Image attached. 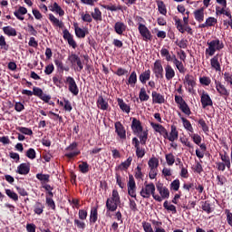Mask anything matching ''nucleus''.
<instances>
[{"label": "nucleus", "instance_id": "1", "mask_svg": "<svg viewBox=\"0 0 232 232\" xmlns=\"http://www.w3.org/2000/svg\"><path fill=\"white\" fill-rule=\"evenodd\" d=\"M139 137L140 141L139 139L133 138L132 144L136 148V156L138 159H142V157L146 155V150L140 148V144H142V146H146V142L148 140V131H143Z\"/></svg>", "mask_w": 232, "mask_h": 232}, {"label": "nucleus", "instance_id": "2", "mask_svg": "<svg viewBox=\"0 0 232 232\" xmlns=\"http://www.w3.org/2000/svg\"><path fill=\"white\" fill-rule=\"evenodd\" d=\"M145 182V187L141 188L140 194L142 198H149L150 197H153V198L158 201V202H162V198L159 195H155V184L154 183H150L146 184Z\"/></svg>", "mask_w": 232, "mask_h": 232}, {"label": "nucleus", "instance_id": "3", "mask_svg": "<svg viewBox=\"0 0 232 232\" xmlns=\"http://www.w3.org/2000/svg\"><path fill=\"white\" fill-rule=\"evenodd\" d=\"M208 48L206 49L205 53L208 55V57H213L216 52H220V50L224 49V43L219 39H214L210 42H207Z\"/></svg>", "mask_w": 232, "mask_h": 232}, {"label": "nucleus", "instance_id": "4", "mask_svg": "<svg viewBox=\"0 0 232 232\" xmlns=\"http://www.w3.org/2000/svg\"><path fill=\"white\" fill-rule=\"evenodd\" d=\"M153 72L157 79H164V68L162 67V62L160 60L155 61Z\"/></svg>", "mask_w": 232, "mask_h": 232}, {"label": "nucleus", "instance_id": "5", "mask_svg": "<svg viewBox=\"0 0 232 232\" xmlns=\"http://www.w3.org/2000/svg\"><path fill=\"white\" fill-rule=\"evenodd\" d=\"M65 82L68 84L69 92H71L72 95H79V87L77 86L73 77H67Z\"/></svg>", "mask_w": 232, "mask_h": 232}, {"label": "nucleus", "instance_id": "6", "mask_svg": "<svg viewBox=\"0 0 232 232\" xmlns=\"http://www.w3.org/2000/svg\"><path fill=\"white\" fill-rule=\"evenodd\" d=\"M156 188H157V190L159 191V193L160 195V197L161 198V201H163V199L169 198L170 191L166 186H164V184L158 183L156 185Z\"/></svg>", "mask_w": 232, "mask_h": 232}, {"label": "nucleus", "instance_id": "7", "mask_svg": "<svg viewBox=\"0 0 232 232\" xmlns=\"http://www.w3.org/2000/svg\"><path fill=\"white\" fill-rule=\"evenodd\" d=\"M138 30L143 37V41H151V32L144 24H139Z\"/></svg>", "mask_w": 232, "mask_h": 232}, {"label": "nucleus", "instance_id": "8", "mask_svg": "<svg viewBox=\"0 0 232 232\" xmlns=\"http://www.w3.org/2000/svg\"><path fill=\"white\" fill-rule=\"evenodd\" d=\"M215 84L218 93H219L221 97H224V99L227 100L229 97V91H227L226 86H224V84L218 81H215Z\"/></svg>", "mask_w": 232, "mask_h": 232}, {"label": "nucleus", "instance_id": "9", "mask_svg": "<svg viewBox=\"0 0 232 232\" xmlns=\"http://www.w3.org/2000/svg\"><path fill=\"white\" fill-rule=\"evenodd\" d=\"M175 25L180 34L187 32V34H189V35H193V29L189 25H183L180 19L176 20Z\"/></svg>", "mask_w": 232, "mask_h": 232}, {"label": "nucleus", "instance_id": "10", "mask_svg": "<svg viewBox=\"0 0 232 232\" xmlns=\"http://www.w3.org/2000/svg\"><path fill=\"white\" fill-rule=\"evenodd\" d=\"M63 39L64 41H67L69 46L73 48V50L77 48V42H75V40L73 39V35L70 34V31H68V29L63 30Z\"/></svg>", "mask_w": 232, "mask_h": 232}, {"label": "nucleus", "instance_id": "11", "mask_svg": "<svg viewBox=\"0 0 232 232\" xmlns=\"http://www.w3.org/2000/svg\"><path fill=\"white\" fill-rule=\"evenodd\" d=\"M200 102L202 108H208V106H213V100H211V96L206 92L203 91L200 97Z\"/></svg>", "mask_w": 232, "mask_h": 232}, {"label": "nucleus", "instance_id": "12", "mask_svg": "<svg viewBox=\"0 0 232 232\" xmlns=\"http://www.w3.org/2000/svg\"><path fill=\"white\" fill-rule=\"evenodd\" d=\"M131 130L134 135H140V133H142V130H143L142 123L140 122V120H137V118L132 119Z\"/></svg>", "mask_w": 232, "mask_h": 232}, {"label": "nucleus", "instance_id": "13", "mask_svg": "<svg viewBox=\"0 0 232 232\" xmlns=\"http://www.w3.org/2000/svg\"><path fill=\"white\" fill-rule=\"evenodd\" d=\"M150 126L153 128L154 131L160 133V135H162L165 139L168 138V130H166L164 126L155 122H150Z\"/></svg>", "mask_w": 232, "mask_h": 232}, {"label": "nucleus", "instance_id": "14", "mask_svg": "<svg viewBox=\"0 0 232 232\" xmlns=\"http://www.w3.org/2000/svg\"><path fill=\"white\" fill-rule=\"evenodd\" d=\"M115 131L120 139H126V130L121 121H117L114 124Z\"/></svg>", "mask_w": 232, "mask_h": 232}, {"label": "nucleus", "instance_id": "15", "mask_svg": "<svg viewBox=\"0 0 232 232\" xmlns=\"http://www.w3.org/2000/svg\"><path fill=\"white\" fill-rule=\"evenodd\" d=\"M148 165L150 168V170L152 171V173L150 172L149 175H157V172H155V169L159 168V159L155 157L150 158L149 160Z\"/></svg>", "mask_w": 232, "mask_h": 232}, {"label": "nucleus", "instance_id": "16", "mask_svg": "<svg viewBox=\"0 0 232 232\" xmlns=\"http://www.w3.org/2000/svg\"><path fill=\"white\" fill-rule=\"evenodd\" d=\"M170 130V133L168 132V137L165 139H168L170 142H175V140L179 139V130H177V127L175 125H171Z\"/></svg>", "mask_w": 232, "mask_h": 232}, {"label": "nucleus", "instance_id": "17", "mask_svg": "<svg viewBox=\"0 0 232 232\" xmlns=\"http://www.w3.org/2000/svg\"><path fill=\"white\" fill-rule=\"evenodd\" d=\"M152 102L153 104H164L166 99H164V95L154 91L152 92Z\"/></svg>", "mask_w": 232, "mask_h": 232}, {"label": "nucleus", "instance_id": "18", "mask_svg": "<svg viewBox=\"0 0 232 232\" xmlns=\"http://www.w3.org/2000/svg\"><path fill=\"white\" fill-rule=\"evenodd\" d=\"M120 203H117L110 198H107V202H105V208H107V211L115 212L118 208Z\"/></svg>", "mask_w": 232, "mask_h": 232}, {"label": "nucleus", "instance_id": "19", "mask_svg": "<svg viewBox=\"0 0 232 232\" xmlns=\"http://www.w3.org/2000/svg\"><path fill=\"white\" fill-rule=\"evenodd\" d=\"M19 175H28L30 173V163H22L17 168Z\"/></svg>", "mask_w": 232, "mask_h": 232}, {"label": "nucleus", "instance_id": "20", "mask_svg": "<svg viewBox=\"0 0 232 232\" xmlns=\"http://www.w3.org/2000/svg\"><path fill=\"white\" fill-rule=\"evenodd\" d=\"M73 27H74V32H75L76 37H78L79 39H84L86 37V31H84L82 28L79 27L78 23H74Z\"/></svg>", "mask_w": 232, "mask_h": 232}, {"label": "nucleus", "instance_id": "21", "mask_svg": "<svg viewBox=\"0 0 232 232\" xmlns=\"http://www.w3.org/2000/svg\"><path fill=\"white\" fill-rule=\"evenodd\" d=\"M165 77L167 81H171L175 77V69L169 64L165 66Z\"/></svg>", "mask_w": 232, "mask_h": 232}, {"label": "nucleus", "instance_id": "22", "mask_svg": "<svg viewBox=\"0 0 232 232\" xmlns=\"http://www.w3.org/2000/svg\"><path fill=\"white\" fill-rule=\"evenodd\" d=\"M98 206L92 207L91 208V212H90V223L91 224H95L98 220Z\"/></svg>", "mask_w": 232, "mask_h": 232}, {"label": "nucleus", "instance_id": "23", "mask_svg": "<svg viewBox=\"0 0 232 232\" xmlns=\"http://www.w3.org/2000/svg\"><path fill=\"white\" fill-rule=\"evenodd\" d=\"M126 24H124L122 22H116L114 24V31L116 34H118V35H122V34L126 32Z\"/></svg>", "mask_w": 232, "mask_h": 232}, {"label": "nucleus", "instance_id": "24", "mask_svg": "<svg viewBox=\"0 0 232 232\" xmlns=\"http://www.w3.org/2000/svg\"><path fill=\"white\" fill-rule=\"evenodd\" d=\"M117 102L120 109L121 110V111H124V113H130L131 111V107L124 102V100L118 98Z\"/></svg>", "mask_w": 232, "mask_h": 232}, {"label": "nucleus", "instance_id": "25", "mask_svg": "<svg viewBox=\"0 0 232 232\" xmlns=\"http://www.w3.org/2000/svg\"><path fill=\"white\" fill-rule=\"evenodd\" d=\"M185 82H187L189 92H191V90H193L195 86H197V82H195V78L189 74H186Z\"/></svg>", "mask_w": 232, "mask_h": 232}, {"label": "nucleus", "instance_id": "26", "mask_svg": "<svg viewBox=\"0 0 232 232\" xmlns=\"http://www.w3.org/2000/svg\"><path fill=\"white\" fill-rule=\"evenodd\" d=\"M3 32L5 35H7L8 37H15L17 35V31L15 30V28L7 25L3 27Z\"/></svg>", "mask_w": 232, "mask_h": 232}, {"label": "nucleus", "instance_id": "27", "mask_svg": "<svg viewBox=\"0 0 232 232\" xmlns=\"http://www.w3.org/2000/svg\"><path fill=\"white\" fill-rule=\"evenodd\" d=\"M97 106L100 110L106 111L108 110L110 105L108 104L106 100H104V97H102V95H100L97 100Z\"/></svg>", "mask_w": 232, "mask_h": 232}, {"label": "nucleus", "instance_id": "28", "mask_svg": "<svg viewBox=\"0 0 232 232\" xmlns=\"http://www.w3.org/2000/svg\"><path fill=\"white\" fill-rule=\"evenodd\" d=\"M193 14L198 23H202V21H204V7L195 10Z\"/></svg>", "mask_w": 232, "mask_h": 232}, {"label": "nucleus", "instance_id": "29", "mask_svg": "<svg viewBox=\"0 0 232 232\" xmlns=\"http://www.w3.org/2000/svg\"><path fill=\"white\" fill-rule=\"evenodd\" d=\"M126 84H128L131 88H135V84H137V72L135 71H133L130 74L129 79H128Z\"/></svg>", "mask_w": 232, "mask_h": 232}, {"label": "nucleus", "instance_id": "30", "mask_svg": "<svg viewBox=\"0 0 232 232\" xmlns=\"http://www.w3.org/2000/svg\"><path fill=\"white\" fill-rule=\"evenodd\" d=\"M210 64L211 67L214 68V70H216V72H220L221 67L220 63L218 62V54H216L215 56H213V58H211Z\"/></svg>", "mask_w": 232, "mask_h": 232}, {"label": "nucleus", "instance_id": "31", "mask_svg": "<svg viewBox=\"0 0 232 232\" xmlns=\"http://www.w3.org/2000/svg\"><path fill=\"white\" fill-rule=\"evenodd\" d=\"M150 77H151V71L147 70L143 72L141 74H140V81L142 84H146V82L150 81Z\"/></svg>", "mask_w": 232, "mask_h": 232}, {"label": "nucleus", "instance_id": "32", "mask_svg": "<svg viewBox=\"0 0 232 232\" xmlns=\"http://www.w3.org/2000/svg\"><path fill=\"white\" fill-rule=\"evenodd\" d=\"M151 223L154 226V232H167V230L162 227V221L152 219Z\"/></svg>", "mask_w": 232, "mask_h": 232}, {"label": "nucleus", "instance_id": "33", "mask_svg": "<svg viewBox=\"0 0 232 232\" xmlns=\"http://www.w3.org/2000/svg\"><path fill=\"white\" fill-rule=\"evenodd\" d=\"M60 106H63V110L65 111H72L73 107H72V102L69 100L63 99V102H60Z\"/></svg>", "mask_w": 232, "mask_h": 232}, {"label": "nucleus", "instance_id": "34", "mask_svg": "<svg viewBox=\"0 0 232 232\" xmlns=\"http://www.w3.org/2000/svg\"><path fill=\"white\" fill-rule=\"evenodd\" d=\"M92 17L94 21H102V13L98 7L94 8V12L92 13Z\"/></svg>", "mask_w": 232, "mask_h": 232}, {"label": "nucleus", "instance_id": "35", "mask_svg": "<svg viewBox=\"0 0 232 232\" xmlns=\"http://www.w3.org/2000/svg\"><path fill=\"white\" fill-rule=\"evenodd\" d=\"M181 121L185 130H187L188 131H190V133H193V126L191 125V122L184 117L181 118Z\"/></svg>", "mask_w": 232, "mask_h": 232}, {"label": "nucleus", "instance_id": "36", "mask_svg": "<svg viewBox=\"0 0 232 232\" xmlns=\"http://www.w3.org/2000/svg\"><path fill=\"white\" fill-rule=\"evenodd\" d=\"M139 97H140V101L141 102H144L146 101H150V95H148V93L146 92V89L145 88H141L140 89Z\"/></svg>", "mask_w": 232, "mask_h": 232}, {"label": "nucleus", "instance_id": "37", "mask_svg": "<svg viewBox=\"0 0 232 232\" xmlns=\"http://www.w3.org/2000/svg\"><path fill=\"white\" fill-rule=\"evenodd\" d=\"M131 160H133V158L129 157L124 162H122L118 168L119 169H128L130 166H131Z\"/></svg>", "mask_w": 232, "mask_h": 232}, {"label": "nucleus", "instance_id": "38", "mask_svg": "<svg viewBox=\"0 0 232 232\" xmlns=\"http://www.w3.org/2000/svg\"><path fill=\"white\" fill-rule=\"evenodd\" d=\"M157 5L160 14H161L162 15H166V14H168V10L166 9V5L164 4V2H157Z\"/></svg>", "mask_w": 232, "mask_h": 232}, {"label": "nucleus", "instance_id": "39", "mask_svg": "<svg viewBox=\"0 0 232 232\" xmlns=\"http://www.w3.org/2000/svg\"><path fill=\"white\" fill-rule=\"evenodd\" d=\"M10 48V45L6 44V39L5 36L1 35L0 36V49L5 50V52H8V49Z\"/></svg>", "mask_w": 232, "mask_h": 232}, {"label": "nucleus", "instance_id": "40", "mask_svg": "<svg viewBox=\"0 0 232 232\" xmlns=\"http://www.w3.org/2000/svg\"><path fill=\"white\" fill-rule=\"evenodd\" d=\"M165 159L168 166H173L175 164V155L173 153L166 154Z\"/></svg>", "mask_w": 232, "mask_h": 232}, {"label": "nucleus", "instance_id": "41", "mask_svg": "<svg viewBox=\"0 0 232 232\" xmlns=\"http://www.w3.org/2000/svg\"><path fill=\"white\" fill-rule=\"evenodd\" d=\"M174 65L176 66L177 70H179V73H186V67H184V63L181 61L175 60Z\"/></svg>", "mask_w": 232, "mask_h": 232}, {"label": "nucleus", "instance_id": "42", "mask_svg": "<svg viewBox=\"0 0 232 232\" xmlns=\"http://www.w3.org/2000/svg\"><path fill=\"white\" fill-rule=\"evenodd\" d=\"M179 110H181V111L185 113V115H191V109H189V106L186 102L179 105Z\"/></svg>", "mask_w": 232, "mask_h": 232}, {"label": "nucleus", "instance_id": "43", "mask_svg": "<svg viewBox=\"0 0 232 232\" xmlns=\"http://www.w3.org/2000/svg\"><path fill=\"white\" fill-rule=\"evenodd\" d=\"M201 209H203V211L207 212L208 214L212 212L211 205L208 201H201Z\"/></svg>", "mask_w": 232, "mask_h": 232}, {"label": "nucleus", "instance_id": "44", "mask_svg": "<svg viewBox=\"0 0 232 232\" xmlns=\"http://www.w3.org/2000/svg\"><path fill=\"white\" fill-rule=\"evenodd\" d=\"M5 194H7V197H9V198L13 199L14 202L19 200L18 195L11 190V189H5Z\"/></svg>", "mask_w": 232, "mask_h": 232}, {"label": "nucleus", "instance_id": "45", "mask_svg": "<svg viewBox=\"0 0 232 232\" xmlns=\"http://www.w3.org/2000/svg\"><path fill=\"white\" fill-rule=\"evenodd\" d=\"M163 208H165V209H167L168 211H171L172 212V214H177V208H176V206H174V205H169V201L168 200H166L164 203H163Z\"/></svg>", "mask_w": 232, "mask_h": 232}, {"label": "nucleus", "instance_id": "46", "mask_svg": "<svg viewBox=\"0 0 232 232\" xmlns=\"http://www.w3.org/2000/svg\"><path fill=\"white\" fill-rule=\"evenodd\" d=\"M109 199L115 201L118 204H121V197L119 195V192L116 189L112 191V196H111Z\"/></svg>", "mask_w": 232, "mask_h": 232}, {"label": "nucleus", "instance_id": "47", "mask_svg": "<svg viewBox=\"0 0 232 232\" xmlns=\"http://www.w3.org/2000/svg\"><path fill=\"white\" fill-rule=\"evenodd\" d=\"M20 133H23L24 135H34V131H32L31 129L25 128V127H18L16 128Z\"/></svg>", "mask_w": 232, "mask_h": 232}, {"label": "nucleus", "instance_id": "48", "mask_svg": "<svg viewBox=\"0 0 232 232\" xmlns=\"http://www.w3.org/2000/svg\"><path fill=\"white\" fill-rule=\"evenodd\" d=\"M161 57H165L166 61L169 62L171 61V54H169V51L166 48H162L160 50Z\"/></svg>", "mask_w": 232, "mask_h": 232}, {"label": "nucleus", "instance_id": "49", "mask_svg": "<svg viewBox=\"0 0 232 232\" xmlns=\"http://www.w3.org/2000/svg\"><path fill=\"white\" fill-rule=\"evenodd\" d=\"M200 84H203V86H209L211 84V78L203 76L199 78Z\"/></svg>", "mask_w": 232, "mask_h": 232}, {"label": "nucleus", "instance_id": "50", "mask_svg": "<svg viewBox=\"0 0 232 232\" xmlns=\"http://www.w3.org/2000/svg\"><path fill=\"white\" fill-rule=\"evenodd\" d=\"M198 124L202 128V130L204 131V133H208L209 131V127L208 126L204 119H199Z\"/></svg>", "mask_w": 232, "mask_h": 232}, {"label": "nucleus", "instance_id": "51", "mask_svg": "<svg viewBox=\"0 0 232 232\" xmlns=\"http://www.w3.org/2000/svg\"><path fill=\"white\" fill-rule=\"evenodd\" d=\"M74 226H76L78 229L82 230L86 228V223H84V221H81V219H74Z\"/></svg>", "mask_w": 232, "mask_h": 232}, {"label": "nucleus", "instance_id": "52", "mask_svg": "<svg viewBox=\"0 0 232 232\" xmlns=\"http://www.w3.org/2000/svg\"><path fill=\"white\" fill-rule=\"evenodd\" d=\"M142 227L144 232H155V230H153V227H151V223H147V221L142 222Z\"/></svg>", "mask_w": 232, "mask_h": 232}, {"label": "nucleus", "instance_id": "53", "mask_svg": "<svg viewBox=\"0 0 232 232\" xmlns=\"http://www.w3.org/2000/svg\"><path fill=\"white\" fill-rule=\"evenodd\" d=\"M81 17H82V21H83V23H92V21H93V18H92V15L89 14L88 13H86V14L82 13Z\"/></svg>", "mask_w": 232, "mask_h": 232}, {"label": "nucleus", "instance_id": "54", "mask_svg": "<svg viewBox=\"0 0 232 232\" xmlns=\"http://www.w3.org/2000/svg\"><path fill=\"white\" fill-rule=\"evenodd\" d=\"M206 23H207V26H208V27L215 26V24H217V23H218V20H217V18L210 16L206 19Z\"/></svg>", "mask_w": 232, "mask_h": 232}, {"label": "nucleus", "instance_id": "55", "mask_svg": "<svg viewBox=\"0 0 232 232\" xmlns=\"http://www.w3.org/2000/svg\"><path fill=\"white\" fill-rule=\"evenodd\" d=\"M78 217L81 220H86L88 218V212L84 209H80L78 212Z\"/></svg>", "mask_w": 232, "mask_h": 232}, {"label": "nucleus", "instance_id": "56", "mask_svg": "<svg viewBox=\"0 0 232 232\" xmlns=\"http://www.w3.org/2000/svg\"><path fill=\"white\" fill-rule=\"evenodd\" d=\"M224 81L232 86V74L231 72H224Z\"/></svg>", "mask_w": 232, "mask_h": 232}, {"label": "nucleus", "instance_id": "57", "mask_svg": "<svg viewBox=\"0 0 232 232\" xmlns=\"http://www.w3.org/2000/svg\"><path fill=\"white\" fill-rule=\"evenodd\" d=\"M44 211V207L41 203L37 202L34 206V212L37 215H41Z\"/></svg>", "mask_w": 232, "mask_h": 232}, {"label": "nucleus", "instance_id": "58", "mask_svg": "<svg viewBox=\"0 0 232 232\" xmlns=\"http://www.w3.org/2000/svg\"><path fill=\"white\" fill-rule=\"evenodd\" d=\"M180 188V181L179 179H174L172 182H171V188L174 190V191H178Z\"/></svg>", "mask_w": 232, "mask_h": 232}, {"label": "nucleus", "instance_id": "59", "mask_svg": "<svg viewBox=\"0 0 232 232\" xmlns=\"http://www.w3.org/2000/svg\"><path fill=\"white\" fill-rule=\"evenodd\" d=\"M38 180H41L42 185L46 184L49 181V175H37Z\"/></svg>", "mask_w": 232, "mask_h": 232}, {"label": "nucleus", "instance_id": "60", "mask_svg": "<svg viewBox=\"0 0 232 232\" xmlns=\"http://www.w3.org/2000/svg\"><path fill=\"white\" fill-rule=\"evenodd\" d=\"M68 59H69L70 63H72V64H75L78 62V60L81 59V57H79V55H77L75 53H72V54L69 55Z\"/></svg>", "mask_w": 232, "mask_h": 232}, {"label": "nucleus", "instance_id": "61", "mask_svg": "<svg viewBox=\"0 0 232 232\" xmlns=\"http://www.w3.org/2000/svg\"><path fill=\"white\" fill-rule=\"evenodd\" d=\"M128 188H136V183H135L133 175H130Z\"/></svg>", "mask_w": 232, "mask_h": 232}, {"label": "nucleus", "instance_id": "62", "mask_svg": "<svg viewBox=\"0 0 232 232\" xmlns=\"http://www.w3.org/2000/svg\"><path fill=\"white\" fill-rule=\"evenodd\" d=\"M225 214L227 215V224L232 227V213L230 212V210L226 209Z\"/></svg>", "mask_w": 232, "mask_h": 232}, {"label": "nucleus", "instance_id": "63", "mask_svg": "<svg viewBox=\"0 0 232 232\" xmlns=\"http://www.w3.org/2000/svg\"><path fill=\"white\" fill-rule=\"evenodd\" d=\"M79 168L82 173H86L89 170V166L87 162H82L79 165Z\"/></svg>", "mask_w": 232, "mask_h": 232}, {"label": "nucleus", "instance_id": "64", "mask_svg": "<svg viewBox=\"0 0 232 232\" xmlns=\"http://www.w3.org/2000/svg\"><path fill=\"white\" fill-rule=\"evenodd\" d=\"M217 179L218 181V184L220 186L224 185L227 182V179L224 175H218Z\"/></svg>", "mask_w": 232, "mask_h": 232}]
</instances>
